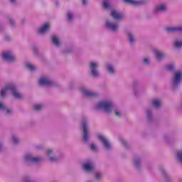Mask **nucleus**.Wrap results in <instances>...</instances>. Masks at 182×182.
I'll use <instances>...</instances> for the list:
<instances>
[{
  "mask_svg": "<svg viewBox=\"0 0 182 182\" xmlns=\"http://www.w3.org/2000/svg\"><path fill=\"white\" fill-rule=\"evenodd\" d=\"M179 181H180V182H182V179H180Z\"/></svg>",
  "mask_w": 182,
  "mask_h": 182,
  "instance_id": "obj_54",
  "label": "nucleus"
},
{
  "mask_svg": "<svg viewBox=\"0 0 182 182\" xmlns=\"http://www.w3.org/2000/svg\"><path fill=\"white\" fill-rule=\"evenodd\" d=\"M52 43H53V45H55V46H56V48H59V46H60V41H59V39H58V37H56L55 36H53Z\"/></svg>",
  "mask_w": 182,
  "mask_h": 182,
  "instance_id": "obj_26",
  "label": "nucleus"
},
{
  "mask_svg": "<svg viewBox=\"0 0 182 182\" xmlns=\"http://www.w3.org/2000/svg\"><path fill=\"white\" fill-rule=\"evenodd\" d=\"M11 4H16V0H10Z\"/></svg>",
  "mask_w": 182,
  "mask_h": 182,
  "instance_id": "obj_48",
  "label": "nucleus"
},
{
  "mask_svg": "<svg viewBox=\"0 0 182 182\" xmlns=\"http://www.w3.org/2000/svg\"><path fill=\"white\" fill-rule=\"evenodd\" d=\"M146 119L149 123H151L154 119H153V108H148L146 109Z\"/></svg>",
  "mask_w": 182,
  "mask_h": 182,
  "instance_id": "obj_20",
  "label": "nucleus"
},
{
  "mask_svg": "<svg viewBox=\"0 0 182 182\" xmlns=\"http://www.w3.org/2000/svg\"><path fill=\"white\" fill-rule=\"evenodd\" d=\"M81 128L83 130L82 132V141L85 144H89L90 141V134L89 133V122H87V118L82 117L81 121Z\"/></svg>",
  "mask_w": 182,
  "mask_h": 182,
  "instance_id": "obj_3",
  "label": "nucleus"
},
{
  "mask_svg": "<svg viewBox=\"0 0 182 182\" xmlns=\"http://www.w3.org/2000/svg\"><path fill=\"white\" fill-rule=\"evenodd\" d=\"M127 38L130 45H134V43H136V36L134 35V33H133V31H127Z\"/></svg>",
  "mask_w": 182,
  "mask_h": 182,
  "instance_id": "obj_17",
  "label": "nucleus"
},
{
  "mask_svg": "<svg viewBox=\"0 0 182 182\" xmlns=\"http://www.w3.org/2000/svg\"><path fill=\"white\" fill-rule=\"evenodd\" d=\"M182 80V73L178 71L174 73L173 77L172 78V87L174 90L180 86V83H181Z\"/></svg>",
  "mask_w": 182,
  "mask_h": 182,
  "instance_id": "obj_7",
  "label": "nucleus"
},
{
  "mask_svg": "<svg viewBox=\"0 0 182 182\" xmlns=\"http://www.w3.org/2000/svg\"><path fill=\"white\" fill-rule=\"evenodd\" d=\"M154 53L157 60H163V59H166V58H167V55H166V53L161 50H154Z\"/></svg>",
  "mask_w": 182,
  "mask_h": 182,
  "instance_id": "obj_18",
  "label": "nucleus"
},
{
  "mask_svg": "<svg viewBox=\"0 0 182 182\" xmlns=\"http://www.w3.org/2000/svg\"><path fill=\"white\" fill-rule=\"evenodd\" d=\"M105 26L108 31L116 33L119 31V24L112 20H107Z\"/></svg>",
  "mask_w": 182,
  "mask_h": 182,
  "instance_id": "obj_12",
  "label": "nucleus"
},
{
  "mask_svg": "<svg viewBox=\"0 0 182 182\" xmlns=\"http://www.w3.org/2000/svg\"><path fill=\"white\" fill-rule=\"evenodd\" d=\"M101 178H102V173H95V180H97V181H99V180H100Z\"/></svg>",
  "mask_w": 182,
  "mask_h": 182,
  "instance_id": "obj_36",
  "label": "nucleus"
},
{
  "mask_svg": "<svg viewBox=\"0 0 182 182\" xmlns=\"http://www.w3.org/2000/svg\"><path fill=\"white\" fill-rule=\"evenodd\" d=\"M4 146L2 142H0V150H2V147Z\"/></svg>",
  "mask_w": 182,
  "mask_h": 182,
  "instance_id": "obj_49",
  "label": "nucleus"
},
{
  "mask_svg": "<svg viewBox=\"0 0 182 182\" xmlns=\"http://www.w3.org/2000/svg\"><path fill=\"white\" fill-rule=\"evenodd\" d=\"M151 106L155 109H161V101L160 100L154 99L151 101Z\"/></svg>",
  "mask_w": 182,
  "mask_h": 182,
  "instance_id": "obj_24",
  "label": "nucleus"
},
{
  "mask_svg": "<svg viewBox=\"0 0 182 182\" xmlns=\"http://www.w3.org/2000/svg\"><path fill=\"white\" fill-rule=\"evenodd\" d=\"M111 16L114 21H123V19H124V16L115 10L111 11Z\"/></svg>",
  "mask_w": 182,
  "mask_h": 182,
  "instance_id": "obj_16",
  "label": "nucleus"
},
{
  "mask_svg": "<svg viewBox=\"0 0 182 182\" xmlns=\"http://www.w3.org/2000/svg\"><path fill=\"white\" fill-rule=\"evenodd\" d=\"M103 6L105 9H110V4H109V2L106 1L103 2Z\"/></svg>",
  "mask_w": 182,
  "mask_h": 182,
  "instance_id": "obj_35",
  "label": "nucleus"
},
{
  "mask_svg": "<svg viewBox=\"0 0 182 182\" xmlns=\"http://www.w3.org/2000/svg\"><path fill=\"white\" fill-rule=\"evenodd\" d=\"M9 91L11 93V96H13L14 99H22V94L20 93L19 90H18V88H16V85H15L14 84H7L5 87L1 89V99H5V97H6V95H8V92Z\"/></svg>",
  "mask_w": 182,
  "mask_h": 182,
  "instance_id": "obj_1",
  "label": "nucleus"
},
{
  "mask_svg": "<svg viewBox=\"0 0 182 182\" xmlns=\"http://www.w3.org/2000/svg\"><path fill=\"white\" fill-rule=\"evenodd\" d=\"M165 31L168 32V33H181L182 32V26L178 27H166Z\"/></svg>",
  "mask_w": 182,
  "mask_h": 182,
  "instance_id": "obj_15",
  "label": "nucleus"
},
{
  "mask_svg": "<svg viewBox=\"0 0 182 182\" xmlns=\"http://www.w3.org/2000/svg\"><path fill=\"white\" fill-rule=\"evenodd\" d=\"M82 5H87V1L82 0Z\"/></svg>",
  "mask_w": 182,
  "mask_h": 182,
  "instance_id": "obj_47",
  "label": "nucleus"
},
{
  "mask_svg": "<svg viewBox=\"0 0 182 182\" xmlns=\"http://www.w3.org/2000/svg\"><path fill=\"white\" fill-rule=\"evenodd\" d=\"M73 19V14L72 13H68V21H72Z\"/></svg>",
  "mask_w": 182,
  "mask_h": 182,
  "instance_id": "obj_41",
  "label": "nucleus"
},
{
  "mask_svg": "<svg viewBox=\"0 0 182 182\" xmlns=\"http://www.w3.org/2000/svg\"><path fill=\"white\" fill-rule=\"evenodd\" d=\"M2 58L4 60L9 62L10 63L16 62V56H15V54L11 51H6L3 53Z\"/></svg>",
  "mask_w": 182,
  "mask_h": 182,
  "instance_id": "obj_11",
  "label": "nucleus"
},
{
  "mask_svg": "<svg viewBox=\"0 0 182 182\" xmlns=\"http://www.w3.org/2000/svg\"><path fill=\"white\" fill-rule=\"evenodd\" d=\"M99 62L97 61H91L90 62L89 68L90 71L91 73V75H92L93 77H99L100 76V73H99Z\"/></svg>",
  "mask_w": 182,
  "mask_h": 182,
  "instance_id": "obj_6",
  "label": "nucleus"
},
{
  "mask_svg": "<svg viewBox=\"0 0 182 182\" xmlns=\"http://www.w3.org/2000/svg\"><path fill=\"white\" fill-rule=\"evenodd\" d=\"M73 85L72 83L70 84V89H73Z\"/></svg>",
  "mask_w": 182,
  "mask_h": 182,
  "instance_id": "obj_50",
  "label": "nucleus"
},
{
  "mask_svg": "<svg viewBox=\"0 0 182 182\" xmlns=\"http://www.w3.org/2000/svg\"><path fill=\"white\" fill-rule=\"evenodd\" d=\"M55 5H59V1H56L55 2Z\"/></svg>",
  "mask_w": 182,
  "mask_h": 182,
  "instance_id": "obj_51",
  "label": "nucleus"
},
{
  "mask_svg": "<svg viewBox=\"0 0 182 182\" xmlns=\"http://www.w3.org/2000/svg\"><path fill=\"white\" fill-rule=\"evenodd\" d=\"M134 166L136 170H140L141 166V159L139 156L134 158Z\"/></svg>",
  "mask_w": 182,
  "mask_h": 182,
  "instance_id": "obj_21",
  "label": "nucleus"
},
{
  "mask_svg": "<svg viewBox=\"0 0 182 182\" xmlns=\"http://www.w3.org/2000/svg\"><path fill=\"white\" fill-rule=\"evenodd\" d=\"M173 46L176 48V49H181L182 48V38H176L173 41Z\"/></svg>",
  "mask_w": 182,
  "mask_h": 182,
  "instance_id": "obj_23",
  "label": "nucleus"
},
{
  "mask_svg": "<svg viewBox=\"0 0 182 182\" xmlns=\"http://www.w3.org/2000/svg\"><path fill=\"white\" fill-rule=\"evenodd\" d=\"M47 157L50 163H58L63 159V154L57 155L53 149L47 151Z\"/></svg>",
  "mask_w": 182,
  "mask_h": 182,
  "instance_id": "obj_5",
  "label": "nucleus"
},
{
  "mask_svg": "<svg viewBox=\"0 0 182 182\" xmlns=\"http://www.w3.org/2000/svg\"><path fill=\"white\" fill-rule=\"evenodd\" d=\"M119 141H121V143L124 146V147H126V149H127L129 145L127 144V141H126V140H124V139H122V138L119 139Z\"/></svg>",
  "mask_w": 182,
  "mask_h": 182,
  "instance_id": "obj_32",
  "label": "nucleus"
},
{
  "mask_svg": "<svg viewBox=\"0 0 182 182\" xmlns=\"http://www.w3.org/2000/svg\"><path fill=\"white\" fill-rule=\"evenodd\" d=\"M23 182H35L30 176H25L23 178Z\"/></svg>",
  "mask_w": 182,
  "mask_h": 182,
  "instance_id": "obj_33",
  "label": "nucleus"
},
{
  "mask_svg": "<svg viewBox=\"0 0 182 182\" xmlns=\"http://www.w3.org/2000/svg\"><path fill=\"white\" fill-rule=\"evenodd\" d=\"M26 68L28 70H31V72H35V70H36V69H38V68H36V66L32 65V64H26Z\"/></svg>",
  "mask_w": 182,
  "mask_h": 182,
  "instance_id": "obj_28",
  "label": "nucleus"
},
{
  "mask_svg": "<svg viewBox=\"0 0 182 182\" xmlns=\"http://www.w3.org/2000/svg\"><path fill=\"white\" fill-rule=\"evenodd\" d=\"M144 64L146 65V66H149V65H150V60L149 58H144Z\"/></svg>",
  "mask_w": 182,
  "mask_h": 182,
  "instance_id": "obj_39",
  "label": "nucleus"
},
{
  "mask_svg": "<svg viewBox=\"0 0 182 182\" xmlns=\"http://www.w3.org/2000/svg\"><path fill=\"white\" fill-rule=\"evenodd\" d=\"M164 139H165V140H167V135L164 136Z\"/></svg>",
  "mask_w": 182,
  "mask_h": 182,
  "instance_id": "obj_52",
  "label": "nucleus"
},
{
  "mask_svg": "<svg viewBox=\"0 0 182 182\" xmlns=\"http://www.w3.org/2000/svg\"><path fill=\"white\" fill-rule=\"evenodd\" d=\"M8 109V107H6V105L0 101V110H1V112H6V109Z\"/></svg>",
  "mask_w": 182,
  "mask_h": 182,
  "instance_id": "obj_30",
  "label": "nucleus"
},
{
  "mask_svg": "<svg viewBox=\"0 0 182 182\" xmlns=\"http://www.w3.org/2000/svg\"><path fill=\"white\" fill-rule=\"evenodd\" d=\"M42 109H43V105L41 104H37L33 106V110H35L36 112H39L42 110Z\"/></svg>",
  "mask_w": 182,
  "mask_h": 182,
  "instance_id": "obj_29",
  "label": "nucleus"
},
{
  "mask_svg": "<svg viewBox=\"0 0 182 182\" xmlns=\"http://www.w3.org/2000/svg\"><path fill=\"white\" fill-rule=\"evenodd\" d=\"M95 108L96 110H100V112H105V113H112L113 112V109H114V104L112 102V100H102L98 102Z\"/></svg>",
  "mask_w": 182,
  "mask_h": 182,
  "instance_id": "obj_2",
  "label": "nucleus"
},
{
  "mask_svg": "<svg viewBox=\"0 0 182 182\" xmlns=\"http://www.w3.org/2000/svg\"><path fill=\"white\" fill-rule=\"evenodd\" d=\"M4 112H6V114H8L9 116L10 114H12V109L7 108Z\"/></svg>",
  "mask_w": 182,
  "mask_h": 182,
  "instance_id": "obj_43",
  "label": "nucleus"
},
{
  "mask_svg": "<svg viewBox=\"0 0 182 182\" xmlns=\"http://www.w3.org/2000/svg\"><path fill=\"white\" fill-rule=\"evenodd\" d=\"M90 149L91 151H97V147L95 144H90Z\"/></svg>",
  "mask_w": 182,
  "mask_h": 182,
  "instance_id": "obj_31",
  "label": "nucleus"
},
{
  "mask_svg": "<svg viewBox=\"0 0 182 182\" xmlns=\"http://www.w3.org/2000/svg\"><path fill=\"white\" fill-rule=\"evenodd\" d=\"M125 4H129V5H133V6H140V5H143V1H138L135 0H124Z\"/></svg>",
  "mask_w": 182,
  "mask_h": 182,
  "instance_id": "obj_19",
  "label": "nucleus"
},
{
  "mask_svg": "<svg viewBox=\"0 0 182 182\" xmlns=\"http://www.w3.org/2000/svg\"><path fill=\"white\" fill-rule=\"evenodd\" d=\"M107 70L108 73H110V75H114V67L112 65H107Z\"/></svg>",
  "mask_w": 182,
  "mask_h": 182,
  "instance_id": "obj_27",
  "label": "nucleus"
},
{
  "mask_svg": "<svg viewBox=\"0 0 182 182\" xmlns=\"http://www.w3.org/2000/svg\"><path fill=\"white\" fill-rule=\"evenodd\" d=\"M73 50V49L72 48H68L64 50V53H70Z\"/></svg>",
  "mask_w": 182,
  "mask_h": 182,
  "instance_id": "obj_42",
  "label": "nucleus"
},
{
  "mask_svg": "<svg viewBox=\"0 0 182 182\" xmlns=\"http://www.w3.org/2000/svg\"><path fill=\"white\" fill-rule=\"evenodd\" d=\"M5 41H7V42H9V41H11V37H9V36H6Z\"/></svg>",
  "mask_w": 182,
  "mask_h": 182,
  "instance_id": "obj_46",
  "label": "nucleus"
},
{
  "mask_svg": "<svg viewBox=\"0 0 182 182\" xmlns=\"http://www.w3.org/2000/svg\"><path fill=\"white\" fill-rule=\"evenodd\" d=\"M9 23H10L11 26L12 28H14V26H15V25H16L15 20L10 18Z\"/></svg>",
  "mask_w": 182,
  "mask_h": 182,
  "instance_id": "obj_40",
  "label": "nucleus"
},
{
  "mask_svg": "<svg viewBox=\"0 0 182 182\" xmlns=\"http://www.w3.org/2000/svg\"><path fill=\"white\" fill-rule=\"evenodd\" d=\"M161 173L164 176V181L168 182L171 180V178H170V176H168V173L164 169H161Z\"/></svg>",
  "mask_w": 182,
  "mask_h": 182,
  "instance_id": "obj_25",
  "label": "nucleus"
},
{
  "mask_svg": "<svg viewBox=\"0 0 182 182\" xmlns=\"http://www.w3.org/2000/svg\"><path fill=\"white\" fill-rule=\"evenodd\" d=\"M166 70H168L169 72H172V70L174 69V65L170 64L168 65L166 68Z\"/></svg>",
  "mask_w": 182,
  "mask_h": 182,
  "instance_id": "obj_34",
  "label": "nucleus"
},
{
  "mask_svg": "<svg viewBox=\"0 0 182 182\" xmlns=\"http://www.w3.org/2000/svg\"><path fill=\"white\" fill-rule=\"evenodd\" d=\"M134 92L135 93V95H137V92H136V90H134Z\"/></svg>",
  "mask_w": 182,
  "mask_h": 182,
  "instance_id": "obj_53",
  "label": "nucleus"
},
{
  "mask_svg": "<svg viewBox=\"0 0 182 182\" xmlns=\"http://www.w3.org/2000/svg\"><path fill=\"white\" fill-rule=\"evenodd\" d=\"M98 139L101 141L104 149H105L107 151H110V150H112V144H110V141H109L106 136L103 135H99Z\"/></svg>",
  "mask_w": 182,
  "mask_h": 182,
  "instance_id": "obj_13",
  "label": "nucleus"
},
{
  "mask_svg": "<svg viewBox=\"0 0 182 182\" xmlns=\"http://www.w3.org/2000/svg\"><path fill=\"white\" fill-rule=\"evenodd\" d=\"M36 150H42L43 149V145H38L36 146Z\"/></svg>",
  "mask_w": 182,
  "mask_h": 182,
  "instance_id": "obj_44",
  "label": "nucleus"
},
{
  "mask_svg": "<svg viewBox=\"0 0 182 182\" xmlns=\"http://www.w3.org/2000/svg\"><path fill=\"white\" fill-rule=\"evenodd\" d=\"M50 28V26L48 23L43 25L40 28H38V33H46V32H48L49 31Z\"/></svg>",
  "mask_w": 182,
  "mask_h": 182,
  "instance_id": "obj_22",
  "label": "nucleus"
},
{
  "mask_svg": "<svg viewBox=\"0 0 182 182\" xmlns=\"http://www.w3.org/2000/svg\"><path fill=\"white\" fill-rule=\"evenodd\" d=\"M82 168L86 173H92L95 171V164L92 159H88L83 162L82 164Z\"/></svg>",
  "mask_w": 182,
  "mask_h": 182,
  "instance_id": "obj_9",
  "label": "nucleus"
},
{
  "mask_svg": "<svg viewBox=\"0 0 182 182\" xmlns=\"http://www.w3.org/2000/svg\"><path fill=\"white\" fill-rule=\"evenodd\" d=\"M168 12V7L166 3H159L152 9L153 15H160V14H166Z\"/></svg>",
  "mask_w": 182,
  "mask_h": 182,
  "instance_id": "obj_4",
  "label": "nucleus"
},
{
  "mask_svg": "<svg viewBox=\"0 0 182 182\" xmlns=\"http://www.w3.org/2000/svg\"><path fill=\"white\" fill-rule=\"evenodd\" d=\"M38 83L40 86H53V82L50 81V79L48 76H43L41 77Z\"/></svg>",
  "mask_w": 182,
  "mask_h": 182,
  "instance_id": "obj_14",
  "label": "nucleus"
},
{
  "mask_svg": "<svg viewBox=\"0 0 182 182\" xmlns=\"http://www.w3.org/2000/svg\"><path fill=\"white\" fill-rule=\"evenodd\" d=\"M33 50L36 55H38V48L36 47H33Z\"/></svg>",
  "mask_w": 182,
  "mask_h": 182,
  "instance_id": "obj_45",
  "label": "nucleus"
},
{
  "mask_svg": "<svg viewBox=\"0 0 182 182\" xmlns=\"http://www.w3.org/2000/svg\"><path fill=\"white\" fill-rule=\"evenodd\" d=\"M12 140L14 144H19V140L18 139V138L13 136Z\"/></svg>",
  "mask_w": 182,
  "mask_h": 182,
  "instance_id": "obj_38",
  "label": "nucleus"
},
{
  "mask_svg": "<svg viewBox=\"0 0 182 182\" xmlns=\"http://www.w3.org/2000/svg\"><path fill=\"white\" fill-rule=\"evenodd\" d=\"M80 91L86 97H97L99 94L97 92H95L93 91L90 90L89 89L86 88L85 86L80 87Z\"/></svg>",
  "mask_w": 182,
  "mask_h": 182,
  "instance_id": "obj_10",
  "label": "nucleus"
},
{
  "mask_svg": "<svg viewBox=\"0 0 182 182\" xmlns=\"http://www.w3.org/2000/svg\"><path fill=\"white\" fill-rule=\"evenodd\" d=\"M42 160V157L41 156L35 157L31 154H26L24 156V161L27 163V164H38V163H41Z\"/></svg>",
  "mask_w": 182,
  "mask_h": 182,
  "instance_id": "obj_8",
  "label": "nucleus"
},
{
  "mask_svg": "<svg viewBox=\"0 0 182 182\" xmlns=\"http://www.w3.org/2000/svg\"><path fill=\"white\" fill-rule=\"evenodd\" d=\"M115 115L117 117H122V112L119 109H115L114 110Z\"/></svg>",
  "mask_w": 182,
  "mask_h": 182,
  "instance_id": "obj_37",
  "label": "nucleus"
}]
</instances>
